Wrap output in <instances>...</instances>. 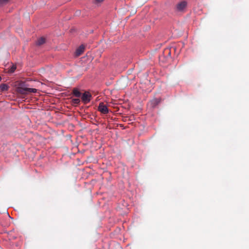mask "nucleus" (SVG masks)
<instances>
[{
	"mask_svg": "<svg viewBox=\"0 0 249 249\" xmlns=\"http://www.w3.org/2000/svg\"><path fill=\"white\" fill-rule=\"evenodd\" d=\"M16 68V66L13 64L12 66L9 69L8 72L10 73H13L15 71Z\"/></svg>",
	"mask_w": 249,
	"mask_h": 249,
	"instance_id": "obj_10",
	"label": "nucleus"
},
{
	"mask_svg": "<svg viewBox=\"0 0 249 249\" xmlns=\"http://www.w3.org/2000/svg\"><path fill=\"white\" fill-rule=\"evenodd\" d=\"M72 93L74 96L77 98L81 96V93L77 89H73Z\"/></svg>",
	"mask_w": 249,
	"mask_h": 249,
	"instance_id": "obj_7",
	"label": "nucleus"
},
{
	"mask_svg": "<svg viewBox=\"0 0 249 249\" xmlns=\"http://www.w3.org/2000/svg\"><path fill=\"white\" fill-rule=\"evenodd\" d=\"M17 90L18 93L21 94H27L29 93H36L37 89L33 88L19 87Z\"/></svg>",
	"mask_w": 249,
	"mask_h": 249,
	"instance_id": "obj_1",
	"label": "nucleus"
},
{
	"mask_svg": "<svg viewBox=\"0 0 249 249\" xmlns=\"http://www.w3.org/2000/svg\"><path fill=\"white\" fill-rule=\"evenodd\" d=\"M45 42V38L44 37H40L37 40L36 44L37 45H41Z\"/></svg>",
	"mask_w": 249,
	"mask_h": 249,
	"instance_id": "obj_8",
	"label": "nucleus"
},
{
	"mask_svg": "<svg viewBox=\"0 0 249 249\" xmlns=\"http://www.w3.org/2000/svg\"><path fill=\"white\" fill-rule=\"evenodd\" d=\"M80 102V100L79 98H74L72 99V103L74 105H78Z\"/></svg>",
	"mask_w": 249,
	"mask_h": 249,
	"instance_id": "obj_11",
	"label": "nucleus"
},
{
	"mask_svg": "<svg viewBox=\"0 0 249 249\" xmlns=\"http://www.w3.org/2000/svg\"><path fill=\"white\" fill-rule=\"evenodd\" d=\"M104 0H95V1L97 2H102Z\"/></svg>",
	"mask_w": 249,
	"mask_h": 249,
	"instance_id": "obj_13",
	"label": "nucleus"
},
{
	"mask_svg": "<svg viewBox=\"0 0 249 249\" xmlns=\"http://www.w3.org/2000/svg\"><path fill=\"white\" fill-rule=\"evenodd\" d=\"M187 5V3L186 1L183 0L179 2H178L176 5L177 10L178 11H183L184 9L186 8Z\"/></svg>",
	"mask_w": 249,
	"mask_h": 249,
	"instance_id": "obj_2",
	"label": "nucleus"
},
{
	"mask_svg": "<svg viewBox=\"0 0 249 249\" xmlns=\"http://www.w3.org/2000/svg\"><path fill=\"white\" fill-rule=\"evenodd\" d=\"M9 89V86L6 84H1L0 85V89L1 91H7Z\"/></svg>",
	"mask_w": 249,
	"mask_h": 249,
	"instance_id": "obj_6",
	"label": "nucleus"
},
{
	"mask_svg": "<svg viewBox=\"0 0 249 249\" xmlns=\"http://www.w3.org/2000/svg\"><path fill=\"white\" fill-rule=\"evenodd\" d=\"M85 47L82 45L79 47L76 50L75 54L76 56L80 55L84 51Z\"/></svg>",
	"mask_w": 249,
	"mask_h": 249,
	"instance_id": "obj_5",
	"label": "nucleus"
},
{
	"mask_svg": "<svg viewBox=\"0 0 249 249\" xmlns=\"http://www.w3.org/2000/svg\"><path fill=\"white\" fill-rule=\"evenodd\" d=\"M10 1L11 0H0V6L8 4Z\"/></svg>",
	"mask_w": 249,
	"mask_h": 249,
	"instance_id": "obj_9",
	"label": "nucleus"
},
{
	"mask_svg": "<svg viewBox=\"0 0 249 249\" xmlns=\"http://www.w3.org/2000/svg\"><path fill=\"white\" fill-rule=\"evenodd\" d=\"M91 97V94L89 92L86 91L82 95L81 99L84 104H87L90 102Z\"/></svg>",
	"mask_w": 249,
	"mask_h": 249,
	"instance_id": "obj_3",
	"label": "nucleus"
},
{
	"mask_svg": "<svg viewBox=\"0 0 249 249\" xmlns=\"http://www.w3.org/2000/svg\"><path fill=\"white\" fill-rule=\"evenodd\" d=\"M98 110L105 114L108 112V109L107 107L102 102L99 104Z\"/></svg>",
	"mask_w": 249,
	"mask_h": 249,
	"instance_id": "obj_4",
	"label": "nucleus"
},
{
	"mask_svg": "<svg viewBox=\"0 0 249 249\" xmlns=\"http://www.w3.org/2000/svg\"><path fill=\"white\" fill-rule=\"evenodd\" d=\"M165 51L167 53L168 55H171V52H170V51L169 49H166L165 50Z\"/></svg>",
	"mask_w": 249,
	"mask_h": 249,
	"instance_id": "obj_12",
	"label": "nucleus"
}]
</instances>
